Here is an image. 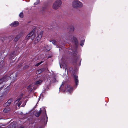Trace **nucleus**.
<instances>
[{"label":"nucleus","instance_id":"1","mask_svg":"<svg viewBox=\"0 0 128 128\" xmlns=\"http://www.w3.org/2000/svg\"><path fill=\"white\" fill-rule=\"evenodd\" d=\"M62 86L65 87V90L67 92L71 93L73 91V88L72 87L69 85H68L65 82H62L60 88L61 87V86Z\"/></svg>","mask_w":128,"mask_h":128},{"label":"nucleus","instance_id":"2","mask_svg":"<svg viewBox=\"0 0 128 128\" xmlns=\"http://www.w3.org/2000/svg\"><path fill=\"white\" fill-rule=\"evenodd\" d=\"M62 2L60 0H57L53 4L52 7L53 8L56 10L62 4Z\"/></svg>","mask_w":128,"mask_h":128},{"label":"nucleus","instance_id":"3","mask_svg":"<svg viewBox=\"0 0 128 128\" xmlns=\"http://www.w3.org/2000/svg\"><path fill=\"white\" fill-rule=\"evenodd\" d=\"M11 75L10 74H8L7 75L5 76L2 78L0 79V84L3 82H5L8 81V80H10L11 78L10 77Z\"/></svg>","mask_w":128,"mask_h":128},{"label":"nucleus","instance_id":"4","mask_svg":"<svg viewBox=\"0 0 128 128\" xmlns=\"http://www.w3.org/2000/svg\"><path fill=\"white\" fill-rule=\"evenodd\" d=\"M72 6L74 8H80L82 6V4L81 2L78 0H74L72 2Z\"/></svg>","mask_w":128,"mask_h":128},{"label":"nucleus","instance_id":"5","mask_svg":"<svg viewBox=\"0 0 128 128\" xmlns=\"http://www.w3.org/2000/svg\"><path fill=\"white\" fill-rule=\"evenodd\" d=\"M36 36V34L33 31L30 32L27 35L25 38L26 40H28L30 38L32 40H33Z\"/></svg>","mask_w":128,"mask_h":128},{"label":"nucleus","instance_id":"6","mask_svg":"<svg viewBox=\"0 0 128 128\" xmlns=\"http://www.w3.org/2000/svg\"><path fill=\"white\" fill-rule=\"evenodd\" d=\"M27 88L30 92H33L36 89V88L34 87V85L33 84H31L28 86Z\"/></svg>","mask_w":128,"mask_h":128},{"label":"nucleus","instance_id":"7","mask_svg":"<svg viewBox=\"0 0 128 128\" xmlns=\"http://www.w3.org/2000/svg\"><path fill=\"white\" fill-rule=\"evenodd\" d=\"M55 75L53 74L52 75V77H50L49 78V80H50V84L54 82H56V79L55 78Z\"/></svg>","mask_w":128,"mask_h":128},{"label":"nucleus","instance_id":"8","mask_svg":"<svg viewBox=\"0 0 128 128\" xmlns=\"http://www.w3.org/2000/svg\"><path fill=\"white\" fill-rule=\"evenodd\" d=\"M43 32L42 31H41L40 32L39 34L36 38V40L37 42H39L41 39V38L42 36Z\"/></svg>","mask_w":128,"mask_h":128},{"label":"nucleus","instance_id":"9","mask_svg":"<svg viewBox=\"0 0 128 128\" xmlns=\"http://www.w3.org/2000/svg\"><path fill=\"white\" fill-rule=\"evenodd\" d=\"M74 79L76 84L77 86L78 85V77L77 76L74 75Z\"/></svg>","mask_w":128,"mask_h":128},{"label":"nucleus","instance_id":"10","mask_svg":"<svg viewBox=\"0 0 128 128\" xmlns=\"http://www.w3.org/2000/svg\"><path fill=\"white\" fill-rule=\"evenodd\" d=\"M44 80L42 79H40L36 81L35 83L36 85H40L43 82Z\"/></svg>","mask_w":128,"mask_h":128},{"label":"nucleus","instance_id":"11","mask_svg":"<svg viewBox=\"0 0 128 128\" xmlns=\"http://www.w3.org/2000/svg\"><path fill=\"white\" fill-rule=\"evenodd\" d=\"M12 102V100L10 99L8 100L7 102H6L4 104V106H8Z\"/></svg>","mask_w":128,"mask_h":128},{"label":"nucleus","instance_id":"12","mask_svg":"<svg viewBox=\"0 0 128 128\" xmlns=\"http://www.w3.org/2000/svg\"><path fill=\"white\" fill-rule=\"evenodd\" d=\"M69 39L70 40H72V41L73 40L76 43L78 42L76 38L74 36H73L72 38H69Z\"/></svg>","mask_w":128,"mask_h":128},{"label":"nucleus","instance_id":"13","mask_svg":"<svg viewBox=\"0 0 128 128\" xmlns=\"http://www.w3.org/2000/svg\"><path fill=\"white\" fill-rule=\"evenodd\" d=\"M68 30L70 32H73L74 30V26H70L68 28Z\"/></svg>","mask_w":128,"mask_h":128},{"label":"nucleus","instance_id":"14","mask_svg":"<svg viewBox=\"0 0 128 128\" xmlns=\"http://www.w3.org/2000/svg\"><path fill=\"white\" fill-rule=\"evenodd\" d=\"M10 110V109L9 108H6L4 109L3 110L4 112L8 113L9 112Z\"/></svg>","mask_w":128,"mask_h":128},{"label":"nucleus","instance_id":"15","mask_svg":"<svg viewBox=\"0 0 128 128\" xmlns=\"http://www.w3.org/2000/svg\"><path fill=\"white\" fill-rule=\"evenodd\" d=\"M23 94H21L18 97V99L16 100V102H19L20 100H22V97Z\"/></svg>","mask_w":128,"mask_h":128},{"label":"nucleus","instance_id":"16","mask_svg":"<svg viewBox=\"0 0 128 128\" xmlns=\"http://www.w3.org/2000/svg\"><path fill=\"white\" fill-rule=\"evenodd\" d=\"M12 27H15L16 26V21H14L13 22L10 24Z\"/></svg>","mask_w":128,"mask_h":128},{"label":"nucleus","instance_id":"17","mask_svg":"<svg viewBox=\"0 0 128 128\" xmlns=\"http://www.w3.org/2000/svg\"><path fill=\"white\" fill-rule=\"evenodd\" d=\"M41 112V111H40L39 112H36V114H35V116H36L38 117L40 115V114Z\"/></svg>","mask_w":128,"mask_h":128},{"label":"nucleus","instance_id":"18","mask_svg":"<svg viewBox=\"0 0 128 128\" xmlns=\"http://www.w3.org/2000/svg\"><path fill=\"white\" fill-rule=\"evenodd\" d=\"M22 33L21 32H20L19 33L18 35L16 36V41L17 40V39H18L22 35Z\"/></svg>","mask_w":128,"mask_h":128},{"label":"nucleus","instance_id":"19","mask_svg":"<svg viewBox=\"0 0 128 128\" xmlns=\"http://www.w3.org/2000/svg\"><path fill=\"white\" fill-rule=\"evenodd\" d=\"M19 16L20 18H23L24 17V15L23 13H20L19 14Z\"/></svg>","mask_w":128,"mask_h":128},{"label":"nucleus","instance_id":"20","mask_svg":"<svg viewBox=\"0 0 128 128\" xmlns=\"http://www.w3.org/2000/svg\"><path fill=\"white\" fill-rule=\"evenodd\" d=\"M42 62H43L42 61H41L39 63H37L36 64V65H35V66H39L40 65V64H41Z\"/></svg>","mask_w":128,"mask_h":128},{"label":"nucleus","instance_id":"21","mask_svg":"<svg viewBox=\"0 0 128 128\" xmlns=\"http://www.w3.org/2000/svg\"><path fill=\"white\" fill-rule=\"evenodd\" d=\"M52 43L54 45H55L56 44V40H54L52 41Z\"/></svg>","mask_w":128,"mask_h":128},{"label":"nucleus","instance_id":"22","mask_svg":"<svg viewBox=\"0 0 128 128\" xmlns=\"http://www.w3.org/2000/svg\"><path fill=\"white\" fill-rule=\"evenodd\" d=\"M84 40H83L81 41L80 45L82 46H83L82 45L84 44Z\"/></svg>","mask_w":128,"mask_h":128},{"label":"nucleus","instance_id":"23","mask_svg":"<svg viewBox=\"0 0 128 128\" xmlns=\"http://www.w3.org/2000/svg\"><path fill=\"white\" fill-rule=\"evenodd\" d=\"M22 100H21L20 102L18 104V107H19L20 106V105H21V104H22Z\"/></svg>","mask_w":128,"mask_h":128},{"label":"nucleus","instance_id":"24","mask_svg":"<svg viewBox=\"0 0 128 128\" xmlns=\"http://www.w3.org/2000/svg\"><path fill=\"white\" fill-rule=\"evenodd\" d=\"M14 52H13L11 56V57H12V58H11V59H13V58H13V57H15L16 56L15 55H14Z\"/></svg>","mask_w":128,"mask_h":128},{"label":"nucleus","instance_id":"25","mask_svg":"<svg viewBox=\"0 0 128 128\" xmlns=\"http://www.w3.org/2000/svg\"><path fill=\"white\" fill-rule=\"evenodd\" d=\"M40 2V0H37L36 1V2L34 3V4H37L39 3Z\"/></svg>","mask_w":128,"mask_h":128},{"label":"nucleus","instance_id":"26","mask_svg":"<svg viewBox=\"0 0 128 128\" xmlns=\"http://www.w3.org/2000/svg\"><path fill=\"white\" fill-rule=\"evenodd\" d=\"M41 70H38L36 72V73L38 74L40 73Z\"/></svg>","mask_w":128,"mask_h":128},{"label":"nucleus","instance_id":"27","mask_svg":"<svg viewBox=\"0 0 128 128\" xmlns=\"http://www.w3.org/2000/svg\"><path fill=\"white\" fill-rule=\"evenodd\" d=\"M46 48V50L47 51H48L50 50V49H47L46 48Z\"/></svg>","mask_w":128,"mask_h":128},{"label":"nucleus","instance_id":"28","mask_svg":"<svg viewBox=\"0 0 128 128\" xmlns=\"http://www.w3.org/2000/svg\"><path fill=\"white\" fill-rule=\"evenodd\" d=\"M19 22H18L16 21V26L18 25L19 24Z\"/></svg>","mask_w":128,"mask_h":128},{"label":"nucleus","instance_id":"29","mask_svg":"<svg viewBox=\"0 0 128 128\" xmlns=\"http://www.w3.org/2000/svg\"><path fill=\"white\" fill-rule=\"evenodd\" d=\"M77 52H74V54L76 55L77 54Z\"/></svg>","mask_w":128,"mask_h":128},{"label":"nucleus","instance_id":"30","mask_svg":"<svg viewBox=\"0 0 128 128\" xmlns=\"http://www.w3.org/2000/svg\"><path fill=\"white\" fill-rule=\"evenodd\" d=\"M2 87H1L0 88V90L2 89Z\"/></svg>","mask_w":128,"mask_h":128},{"label":"nucleus","instance_id":"31","mask_svg":"<svg viewBox=\"0 0 128 128\" xmlns=\"http://www.w3.org/2000/svg\"><path fill=\"white\" fill-rule=\"evenodd\" d=\"M24 106H24H23V105H22L21 106H23H23Z\"/></svg>","mask_w":128,"mask_h":128},{"label":"nucleus","instance_id":"32","mask_svg":"<svg viewBox=\"0 0 128 128\" xmlns=\"http://www.w3.org/2000/svg\"><path fill=\"white\" fill-rule=\"evenodd\" d=\"M46 118H47V120L48 117L47 116H46Z\"/></svg>","mask_w":128,"mask_h":128},{"label":"nucleus","instance_id":"33","mask_svg":"<svg viewBox=\"0 0 128 128\" xmlns=\"http://www.w3.org/2000/svg\"><path fill=\"white\" fill-rule=\"evenodd\" d=\"M46 47H48V46H47Z\"/></svg>","mask_w":128,"mask_h":128}]
</instances>
